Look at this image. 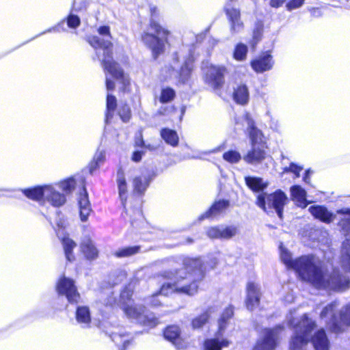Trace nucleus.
Masks as SVG:
<instances>
[{
    "label": "nucleus",
    "mask_w": 350,
    "mask_h": 350,
    "mask_svg": "<svg viewBox=\"0 0 350 350\" xmlns=\"http://www.w3.org/2000/svg\"><path fill=\"white\" fill-rule=\"evenodd\" d=\"M184 267L178 270H165L159 276L167 280L162 284L159 291L146 299L145 302L158 307L163 303V297L174 293L193 295L198 292L199 284L204 276L206 268L200 258H188L184 260Z\"/></svg>",
    "instance_id": "nucleus-1"
},
{
    "label": "nucleus",
    "mask_w": 350,
    "mask_h": 350,
    "mask_svg": "<svg viewBox=\"0 0 350 350\" xmlns=\"http://www.w3.org/2000/svg\"><path fill=\"white\" fill-rule=\"evenodd\" d=\"M280 258L288 269H294L299 276L319 288L343 291L349 287V280L338 269L324 273L319 261L313 255L302 256L293 259L291 254L280 246Z\"/></svg>",
    "instance_id": "nucleus-2"
},
{
    "label": "nucleus",
    "mask_w": 350,
    "mask_h": 350,
    "mask_svg": "<svg viewBox=\"0 0 350 350\" xmlns=\"http://www.w3.org/2000/svg\"><path fill=\"white\" fill-rule=\"evenodd\" d=\"M315 327V322L309 319L307 314H304L295 327V334L291 342L292 350H306L310 339L315 350H329V341L323 329L318 330L311 337V332Z\"/></svg>",
    "instance_id": "nucleus-3"
},
{
    "label": "nucleus",
    "mask_w": 350,
    "mask_h": 350,
    "mask_svg": "<svg viewBox=\"0 0 350 350\" xmlns=\"http://www.w3.org/2000/svg\"><path fill=\"white\" fill-rule=\"evenodd\" d=\"M100 35L107 38H100L98 36H92L88 39L90 44L95 49L98 59L101 62L105 70L116 79H122L125 84L124 72L119 64L116 62L112 56V46L111 42L110 28L109 26H101L98 29Z\"/></svg>",
    "instance_id": "nucleus-4"
},
{
    "label": "nucleus",
    "mask_w": 350,
    "mask_h": 350,
    "mask_svg": "<svg viewBox=\"0 0 350 350\" xmlns=\"http://www.w3.org/2000/svg\"><path fill=\"white\" fill-rule=\"evenodd\" d=\"M236 124L243 126L251 141L252 148L243 157L245 163L257 165L262 164L267 159H271V157L264 150L263 146L260 145L263 142V134L256 127L254 120L249 113L246 112L239 116L236 120Z\"/></svg>",
    "instance_id": "nucleus-5"
},
{
    "label": "nucleus",
    "mask_w": 350,
    "mask_h": 350,
    "mask_svg": "<svg viewBox=\"0 0 350 350\" xmlns=\"http://www.w3.org/2000/svg\"><path fill=\"white\" fill-rule=\"evenodd\" d=\"M151 15L150 29L154 33L144 31L142 34V40L145 45L151 49L152 56L156 59L165 51V45L167 42L168 30L163 28L154 18L159 14L158 9L154 5L150 6Z\"/></svg>",
    "instance_id": "nucleus-6"
},
{
    "label": "nucleus",
    "mask_w": 350,
    "mask_h": 350,
    "mask_svg": "<svg viewBox=\"0 0 350 350\" xmlns=\"http://www.w3.org/2000/svg\"><path fill=\"white\" fill-rule=\"evenodd\" d=\"M339 304L337 301L327 305L321 311L320 317L324 320L327 327L334 333L342 332V325H350V304L343 308L339 312L337 308Z\"/></svg>",
    "instance_id": "nucleus-7"
},
{
    "label": "nucleus",
    "mask_w": 350,
    "mask_h": 350,
    "mask_svg": "<svg viewBox=\"0 0 350 350\" xmlns=\"http://www.w3.org/2000/svg\"><path fill=\"white\" fill-rule=\"evenodd\" d=\"M133 293L128 288L124 289L120 294V301L123 302L122 310L125 314L130 319L143 325L154 327L158 323V319L152 314L146 313V308L143 306H133L126 303V300H130Z\"/></svg>",
    "instance_id": "nucleus-8"
},
{
    "label": "nucleus",
    "mask_w": 350,
    "mask_h": 350,
    "mask_svg": "<svg viewBox=\"0 0 350 350\" xmlns=\"http://www.w3.org/2000/svg\"><path fill=\"white\" fill-rule=\"evenodd\" d=\"M193 62V57L190 53L187 56H183L180 52L173 54L170 68L179 82L185 83L189 80L194 68Z\"/></svg>",
    "instance_id": "nucleus-9"
},
{
    "label": "nucleus",
    "mask_w": 350,
    "mask_h": 350,
    "mask_svg": "<svg viewBox=\"0 0 350 350\" xmlns=\"http://www.w3.org/2000/svg\"><path fill=\"white\" fill-rule=\"evenodd\" d=\"M288 202L286 194L281 189L272 193H262L257 196L256 204L267 212V204L271 208L275 209L279 218L282 219L285 204Z\"/></svg>",
    "instance_id": "nucleus-10"
},
{
    "label": "nucleus",
    "mask_w": 350,
    "mask_h": 350,
    "mask_svg": "<svg viewBox=\"0 0 350 350\" xmlns=\"http://www.w3.org/2000/svg\"><path fill=\"white\" fill-rule=\"evenodd\" d=\"M234 314L232 306L227 307L222 312L221 317L218 320V331L217 332V338L206 339L204 343V350H221L224 347L229 345V341L227 339L219 340V337L221 336L227 327L228 321Z\"/></svg>",
    "instance_id": "nucleus-11"
},
{
    "label": "nucleus",
    "mask_w": 350,
    "mask_h": 350,
    "mask_svg": "<svg viewBox=\"0 0 350 350\" xmlns=\"http://www.w3.org/2000/svg\"><path fill=\"white\" fill-rule=\"evenodd\" d=\"M337 213L346 215L338 223L345 237L341 250V264L346 271L350 272V208L339 209Z\"/></svg>",
    "instance_id": "nucleus-12"
},
{
    "label": "nucleus",
    "mask_w": 350,
    "mask_h": 350,
    "mask_svg": "<svg viewBox=\"0 0 350 350\" xmlns=\"http://www.w3.org/2000/svg\"><path fill=\"white\" fill-rule=\"evenodd\" d=\"M57 291L59 295H64L71 304H78L81 299V295L74 280L65 276L59 280Z\"/></svg>",
    "instance_id": "nucleus-13"
},
{
    "label": "nucleus",
    "mask_w": 350,
    "mask_h": 350,
    "mask_svg": "<svg viewBox=\"0 0 350 350\" xmlns=\"http://www.w3.org/2000/svg\"><path fill=\"white\" fill-rule=\"evenodd\" d=\"M282 329V327L280 325L273 329H265L263 338L258 341L254 350H273L276 347V341Z\"/></svg>",
    "instance_id": "nucleus-14"
},
{
    "label": "nucleus",
    "mask_w": 350,
    "mask_h": 350,
    "mask_svg": "<svg viewBox=\"0 0 350 350\" xmlns=\"http://www.w3.org/2000/svg\"><path fill=\"white\" fill-rule=\"evenodd\" d=\"M224 10L230 23V32L236 34L243 30L244 25L241 19V12L239 9L234 8L231 3H228Z\"/></svg>",
    "instance_id": "nucleus-15"
},
{
    "label": "nucleus",
    "mask_w": 350,
    "mask_h": 350,
    "mask_svg": "<svg viewBox=\"0 0 350 350\" xmlns=\"http://www.w3.org/2000/svg\"><path fill=\"white\" fill-rule=\"evenodd\" d=\"M225 72L224 67L211 66L205 74V83L214 89L220 88L224 83Z\"/></svg>",
    "instance_id": "nucleus-16"
},
{
    "label": "nucleus",
    "mask_w": 350,
    "mask_h": 350,
    "mask_svg": "<svg viewBox=\"0 0 350 350\" xmlns=\"http://www.w3.org/2000/svg\"><path fill=\"white\" fill-rule=\"evenodd\" d=\"M238 233L236 226L219 225L210 227L206 230V235L212 239H230Z\"/></svg>",
    "instance_id": "nucleus-17"
},
{
    "label": "nucleus",
    "mask_w": 350,
    "mask_h": 350,
    "mask_svg": "<svg viewBox=\"0 0 350 350\" xmlns=\"http://www.w3.org/2000/svg\"><path fill=\"white\" fill-rule=\"evenodd\" d=\"M274 60L270 51H265L251 62V66L258 73H262L272 69Z\"/></svg>",
    "instance_id": "nucleus-18"
},
{
    "label": "nucleus",
    "mask_w": 350,
    "mask_h": 350,
    "mask_svg": "<svg viewBox=\"0 0 350 350\" xmlns=\"http://www.w3.org/2000/svg\"><path fill=\"white\" fill-rule=\"evenodd\" d=\"M154 177V173L147 170L135 176L133 180L134 192L139 195L144 194Z\"/></svg>",
    "instance_id": "nucleus-19"
},
{
    "label": "nucleus",
    "mask_w": 350,
    "mask_h": 350,
    "mask_svg": "<svg viewBox=\"0 0 350 350\" xmlns=\"http://www.w3.org/2000/svg\"><path fill=\"white\" fill-rule=\"evenodd\" d=\"M44 201L54 207H60L66 203V198L65 194L58 191L53 185H45Z\"/></svg>",
    "instance_id": "nucleus-20"
},
{
    "label": "nucleus",
    "mask_w": 350,
    "mask_h": 350,
    "mask_svg": "<svg viewBox=\"0 0 350 350\" xmlns=\"http://www.w3.org/2000/svg\"><path fill=\"white\" fill-rule=\"evenodd\" d=\"M229 206L230 202L228 200H217L206 212L198 217V221H202L206 219L214 218L224 213Z\"/></svg>",
    "instance_id": "nucleus-21"
},
{
    "label": "nucleus",
    "mask_w": 350,
    "mask_h": 350,
    "mask_svg": "<svg viewBox=\"0 0 350 350\" xmlns=\"http://www.w3.org/2000/svg\"><path fill=\"white\" fill-rule=\"evenodd\" d=\"M260 298L259 286L254 282H248L247 286V298L245 301L247 308L253 310L258 306Z\"/></svg>",
    "instance_id": "nucleus-22"
},
{
    "label": "nucleus",
    "mask_w": 350,
    "mask_h": 350,
    "mask_svg": "<svg viewBox=\"0 0 350 350\" xmlns=\"http://www.w3.org/2000/svg\"><path fill=\"white\" fill-rule=\"evenodd\" d=\"M78 204L79 208V215L82 221H85L92 211V208L88 198V194L85 187H83V190L81 192Z\"/></svg>",
    "instance_id": "nucleus-23"
},
{
    "label": "nucleus",
    "mask_w": 350,
    "mask_h": 350,
    "mask_svg": "<svg viewBox=\"0 0 350 350\" xmlns=\"http://www.w3.org/2000/svg\"><path fill=\"white\" fill-rule=\"evenodd\" d=\"M308 210L314 218L318 219L326 224H329L332 222L335 217V215L323 206H311Z\"/></svg>",
    "instance_id": "nucleus-24"
},
{
    "label": "nucleus",
    "mask_w": 350,
    "mask_h": 350,
    "mask_svg": "<svg viewBox=\"0 0 350 350\" xmlns=\"http://www.w3.org/2000/svg\"><path fill=\"white\" fill-rule=\"evenodd\" d=\"M75 319L81 327L83 329L90 327L92 318L89 307L86 306H77L75 312Z\"/></svg>",
    "instance_id": "nucleus-25"
},
{
    "label": "nucleus",
    "mask_w": 350,
    "mask_h": 350,
    "mask_svg": "<svg viewBox=\"0 0 350 350\" xmlns=\"http://www.w3.org/2000/svg\"><path fill=\"white\" fill-rule=\"evenodd\" d=\"M291 196L295 204L303 208H306L308 202L306 200V191L300 185H295L290 188Z\"/></svg>",
    "instance_id": "nucleus-26"
},
{
    "label": "nucleus",
    "mask_w": 350,
    "mask_h": 350,
    "mask_svg": "<svg viewBox=\"0 0 350 350\" xmlns=\"http://www.w3.org/2000/svg\"><path fill=\"white\" fill-rule=\"evenodd\" d=\"M80 247L87 259L94 260L97 258L98 251L89 237L85 236L83 238Z\"/></svg>",
    "instance_id": "nucleus-27"
},
{
    "label": "nucleus",
    "mask_w": 350,
    "mask_h": 350,
    "mask_svg": "<svg viewBox=\"0 0 350 350\" xmlns=\"http://www.w3.org/2000/svg\"><path fill=\"white\" fill-rule=\"evenodd\" d=\"M245 185L253 192L259 193L263 191L268 186V183L265 182L260 177L245 176Z\"/></svg>",
    "instance_id": "nucleus-28"
},
{
    "label": "nucleus",
    "mask_w": 350,
    "mask_h": 350,
    "mask_svg": "<svg viewBox=\"0 0 350 350\" xmlns=\"http://www.w3.org/2000/svg\"><path fill=\"white\" fill-rule=\"evenodd\" d=\"M45 185L21 189L22 193L29 199L40 202L44 201Z\"/></svg>",
    "instance_id": "nucleus-29"
},
{
    "label": "nucleus",
    "mask_w": 350,
    "mask_h": 350,
    "mask_svg": "<svg viewBox=\"0 0 350 350\" xmlns=\"http://www.w3.org/2000/svg\"><path fill=\"white\" fill-rule=\"evenodd\" d=\"M117 183L118 187L119 196L122 202V206L126 209V191L127 185L126 178L124 176V171L122 168H120L117 172Z\"/></svg>",
    "instance_id": "nucleus-30"
},
{
    "label": "nucleus",
    "mask_w": 350,
    "mask_h": 350,
    "mask_svg": "<svg viewBox=\"0 0 350 350\" xmlns=\"http://www.w3.org/2000/svg\"><path fill=\"white\" fill-rule=\"evenodd\" d=\"M249 97V91L246 85L241 84L234 89L233 98L237 103L244 105L248 103Z\"/></svg>",
    "instance_id": "nucleus-31"
},
{
    "label": "nucleus",
    "mask_w": 350,
    "mask_h": 350,
    "mask_svg": "<svg viewBox=\"0 0 350 350\" xmlns=\"http://www.w3.org/2000/svg\"><path fill=\"white\" fill-rule=\"evenodd\" d=\"M163 336L166 340L172 342L178 349L180 348V346L178 345L180 340V330L179 327L177 325H170L167 327L164 330Z\"/></svg>",
    "instance_id": "nucleus-32"
},
{
    "label": "nucleus",
    "mask_w": 350,
    "mask_h": 350,
    "mask_svg": "<svg viewBox=\"0 0 350 350\" xmlns=\"http://www.w3.org/2000/svg\"><path fill=\"white\" fill-rule=\"evenodd\" d=\"M161 137L165 142L172 146L176 147L179 142V138L176 131L174 130L164 128L161 130Z\"/></svg>",
    "instance_id": "nucleus-33"
},
{
    "label": "nucleus",
    "mask_w": 350,
    "mask_h": 350,
    "mask_svg": "<svg viewBox=\"0 0 350 350\" xmlns=\"http://www.w3.org/2000/svg\"><path fill=\"white\" fill-rule=\"evenodd\" d=\"M117 107L116 98L111 94H108L107 96V112L105 114V123L108 124L109 120L113 118V112Z\"/></svg>",
    "instance_id": "nucleus-34"
},
{
    "label": "nucleus",
    "mask_w": 350,
    "mask_h": 350,
    "mask_svg": "<svg viewBox=\"0 0 350 350\" xmlns=\"http://www.w3.org/2000/svg\"><path fill=\"white\" fill-rule=\"evenodd\" d=\"M139 251L140 246H129L118 249L114 252V256L117 258H126L137 254Z\"/></svg>",
    "instance_id": "nucleus-35"
},
{
    "label": "nucleus",
    "mask_w": 350,
    "mask_h": 350,
    "mask_svg": "<svg viewBox=\"0 0 350 350\" xmlns=\"http://www.w3.org/2000/svg\"><path fill=\"white\" fill-rule=\"evenodd\" d=\"M62 245L67 260L68 261H72L74 259L72 250L76 246V243L72 239L68 237H64L62 239Z\"/></svg>",
    "instance_id": "nucleus-36"
},
{
    "label": "nucleus",
    "mask_w": 350,
    "mask_h": 350,
    "mask_svg": "<svg viewBox=\"0 0 350 350\" xmlns=\"http://www.w3.org/2000/svg\"><path fill=\"white\" fill-rule=\"evenodd\" d=\"M111 340L117 345L122 344L120 350H125L130 344V340L126 335L123 333H112L110 335Z\"/></svg>",
    "instance_id": "nucleus-37"
},
{
    "label": "nucleus",
    "mask_w": 350,
    "mask_h": 350,
    "mask_svg": "<svg viewBox=\"0 0 350 350\" xmlns=\"http://www.w3.org/2000/svg\"><path fill=\"white\" fill-rule=\"evenodd\" d=\"M248 48L243 43H239L235 46L233 57L237 61H243L247 57Z\"/></svg>",
    "instance_id": "nucleus-38"
},
{
    "label": "nucleus",
    "mask_w": 350,
    "mask_h": 350,
    "mask_svg": "<svg viewBox=\"0 0 350 350\" xmlns=\"http://www.w3.org/2000/svg\"><path fill=\"white\" fill-rule=\"evenodd\" d=\"M211 315V308L208 309L204 313L200 314V316L194 318L192 321V327L194 329L201 328L204 325H205Z\"/></svg>",
    "instance_id": "nucleus-39"
},
{
    "label": "nucleus",
    "mask_w": 350,
    "mask_h": 350,
    "mask_svg": "<svg viewBox=\"0 0 350 350\" xmlns=\"http://www.w3.org/2000/svg\"><path fill=\"white\" fill-rule=\"evenodd\" d=\"M175 91L171 88H163L161 90L159 100L162 103L170 102L175 97Z\"/></svg>",
    "instance_id": "nucleus-40"
},
{
    "label": "nucleus",
    "mask_w": 350,
    "mask_h": 350,
    "mask_svg": "<svg viewBox=\"0 0 350 350\" xmlns=\"http://www.w3.org/2000/svg\"><path fill=\"white\" fill-rule=\"evenodd\" d=\"M59 187L66 194L71 193L76 185L73 178H70L58 183Z\"/></svg>",
    "instance_id": "nucleus-41"
},
{
    "label": "nucleus",
    "mask_w": 350,
    "mask_h": 350,
    "mask_svg": "<svg viewBox=\"0 0 350 350\" xmlns=\"http://www.w3.org/2000/svg\"><path fill=\"white\" fill-rule=\"evenodd\" d=\"M303 170V166L299 165L295 163L291 162L288 167H284L282 169V174L292 173L294 174L295 178L300 177V172Z\"/></svg>",
    "instance_id": "nucleus-42"
},
{
    "label": "nucleus",
    "mask_w": 350,
    "mask_h": 350,
    "mask_svg": "<svg viewBox=\"0 0 350 350\" xmlns=\"http://www.w3.org/2000/svg\"><path fill=\"white\" fill-rule=\"evenodd\" d=\"M223 159L230 163H237L241 159V155L236 150H229L223 154Z\"/></svg>",
    "instance_id": "nucleus-43"
},
{
    "label": "nucleus",
    "mask_w": 350,
    "mask_h": 350,
    "mask_svg": "<svg viewBox=\"0 0 350 350\" xmlns=\"http://www.w3.org/2000/svg\"><path fill=\"white\" fill-rule=\"evenodd\" d=\"M67 25L70 28L76 29L81 24L80 18L76 15L70 13L66 18Z\"/></svg>",
    "instance_id": "nucleus-44"
},
{
    "label": "nucleus",
    "mask_w": 350,
    "mask_h": 350,
    "mask_svg": "<svg viewBox=\"0 0 350 350\" xmlns=\"http://www.w3.org/2000/svg\"><path fill=\"white\" fill-rule=\"evenodd\" d=\"M119 116L122 120L124 122L129 121L131 118V109L128 105H124L119 109Z\"/></svg>",
    "instance_id": "nucleus-45"
},
{
    "label": "nucleus",
    "mask_w": 350,
    "mask_h": 350,
    "mask_svg": "<svg viewBox=\"0 0 350 350\" xmlns=\"http://www.w3.org/2000/svg\"><path fill=\"white\" fill-rule=\"evenodd\" d=\"M304 1L305 0H291L286 5V9L288 11H292L299 8L304 4Z\"/></svg>",
    "instance_id": "nucleus-46"
},
{
    "label": "nucleus",
    "mask_w": 350,
    "mask_h": 350,
    "mask_svg": "<svg viewBox=\"0 0 350 350\" xmlns=\"http://www.w3.org/2000/svg\"><path fill=\"white\" fill-rule=\"evenodd\" d=\"M64 23V21H62L61 23H58L57 25L54 26V27H50L49 29H47L46 30L41 32L40 33L36 35L35 37H33L31 40H33L34 38H38L42 35H44L46 33H50V32H59V29L61 27L62 25H63Z\"/></svg>",
    "instance_id": "nucleus-47"
},
{
    "label": "nucleus",
    "mask_w": 350,
    "mask_h": 350,
    "mask_svg": "<svg viewBox=\"0 0 350 350\" xmlns=\"http://www.w3.org/2000/svg\"><path fill=\"white\" fill-rule=\"evenodd\" d=\"M262 30L260 28H256L253 32L252 46H254L261 39Z\"/></svg>",
    "instance_id": "nucleus-48"
},
{
    "label": "nucleus",
    "mask_w": 350,
    "mask_h": 350,
    "mask_svg": "<svg viewBox=\"0 0 350 350\" xmlns=\"http://www.w3.org/2000/svg\"><path fill=\"white\" fill-rule=\"evenodd\" d=\"M105 159V153L104 151H97L94 157L93 160L98 163L100 165L104 163Z\"/></svg>",
    "instance_id": "nucleus-49"
},
{
    "label": "nucleus",
    "mask_w": 350,
    "mask_h": 350,
    "mask_svg": "<svg viewBox=\"0 0 350 350\" xmlns=\"http://www.w3.org/2000/svg\"><path fill=\"white\" fill-rule=\"evenodd\" d=\"M142 157V152L137 150L133 153L132 160L135 162H139L141 161Z\"/></svg>",
    "instance_id": "nucleus-50"
},
{
    "label": "nucleus",
    "mask_w": 350,
    "mask_h": 350,
    "mask_svg": "<svg viewBox=\"0 0 350 350\" xmlns=\"http://www.w3.org/2000/svg\"><path fill=\"white\" fill-rule=\"evenodd\" d=\"M285 1L286 0H270L269 4L272 8H277L280 7Z\"/></svg>",
    "instance_id": "nucleus-51"
},
{
    "label": "nucleus",
    "mask_w": 350,
    "mask_h": 350,
    "mask_svg": "<svg viewBox=\"0 0 350 350\" xmlns=\"http://www.w3.org/2000/svg\"><path fill=\"white\" fill-rule=\"evenodd\" d=\"M100 165L98 163L93 160L89 165V171L90 174H93L94 172L97 170Z\"/></svg>",
    "instance_id": "nucleus-52"
},
{
    "label": "nucleus",
    "mask_w": 350,
    "mask_h": 350,
    "mask_svg": "<svg viewBox=\"0 0 350 350\" xmlns=\"http://www.w3.org/2000/svg\"><path fill=\"white\" fill-rule=\"evenodd\" d=\"M311 173H312V171L310 169L306 170L304 173V176L303 177V180L307 184H310Z\"/></svg>",
    "instance_id": "nucleus-53"
},
{
    "label": "nucleus",
    "mask_w": 350,
    "mask_h": 350,
    "mask_svg": "<svg viewBox=\"0 0 350 350\" xmlns=\"http://www.w3.org/2000/svg\"><path fill=\"white\" fill-rule=\"evenodd\" d=\"M106 87L108 91L113 90L115 88L114 82L107 77H106Z\"/></svg>",
    "instance_id": "nucleus-54"
},
{
    "label": "nucleus",
    "mask_w": 350,
    "mask_h": 350,
    "mask_svg": "<svg viewBox=\"0 0 350 350\" xmlns=\"http://www.w3.org/2000/svg\"><path fill=\"white\" fill-rule=\"evenodd\" d=\"M135 144H136V146H139V147L145 146V143L142 139V135L140 136V138L139 139L136 140Z\"/></svg>",
    "instance_id": "nucleus-55"
},
{
    "label": "nucleus",
    "mask_w": 350,
    "mask_h": 350,
    "mask_svg": "<svg viewBox=\"0 0 350 350\" xmlns=\"http://www.w3.org/2000/svg\"><path fill=\"white\" fill-rule=\"evenodd\" d=\"M134 213L136 215L137 217H139L142 216V212L140 208V205L137 208H135L134 210Z\"/></svg>",
    "instance_id": "nucleus-56"
},
{
    "label": "nucleus",
    "mask_w": 350,
    "mask_h": 350,
    "mask_svg": "<svg viewBox=\"0 0 350 350\" xmlns=\"http://www.w3.org/2000/svg\"><path fill=\"white\" fill-rule=\"evenodd\" d=\"M57 225L59 228H64L65 227V221L62 220L61 219L57 222Z\"/></svg>",
    "instance_id": "nucleus-57"
},
{
    "label": "nucleus",
    "mask_w": 350,
    "mask_h": 350,
    "mask_svg": "<svg viewBox=\"0 0 350 350\" xmlns=\"http://www.w3.org/2000/svg\"><path fill=\"white\" fill-rule=\"evenodd\" d=\"M80 10H81V8L76 7V3H75V2H74L73 6H72V10L77 12V11H79Z\"/></svg>",
    "instance_id": "nucleus-58"
},
{
    "label": "nucleus",
    "mask_w": 350,
    "mask_h": 350,
    "mask_svg": "<svg viewBox=\"0 0 350 350\" xmlns=\"http://www.w3.org/2000/svg\"><path fill=\"white\" fill-rule=\"evenodd\" d=\"M217 264V262H214L213 264L211 265V268H213Z\"/></svg>",
    "instance_id": "nucleus-59"
},
{
    "label": "nucleus",
    "mask_w": 350,
    "mask_h": 350,
    "mask_svg": "<svg viewBox=\"0 0 350 350\" xmlns=\"http://www.w3.org/2000/svg\"><path fill=\"white\" fill-rule=\"evenodd\" d=\"M218 150H219V149H218V148H217V149H215V150H212V151H210V152H215L218 151Z\"/></svg>",
    "instance_id": "nucleus-60"
},
{
    "label": "nucleus",
    "mask_w": 350,
    "mask_h": 350,
    "mask_svg": "<svg viewBox=\"0 0 350 350\" xmlns=\"http://www.w3.org/2000/svg\"><path fill=\"white\" fill-rule=\"evenodd\" d=\"M289 325H293V321H292V320H290V321H289Z\"/></svg>",
    "instance_id": "nucleus-61"
},
{
    "label": "nucleus",
    "mask_w": 350,
    "mask_h": 350,
    "mask_svg": "<svg viewBox=\"0 0 350 350\" xmlns=\"http://www.w3.org/2000/svg\"><path fill=\"white\" fill-rule=\"evenodd\" d=\"M188 242L191 243V242H192V241L191 239H188Z\"/></svg>",
    "instance_id": "nucleus-62"
}]
</instances>
